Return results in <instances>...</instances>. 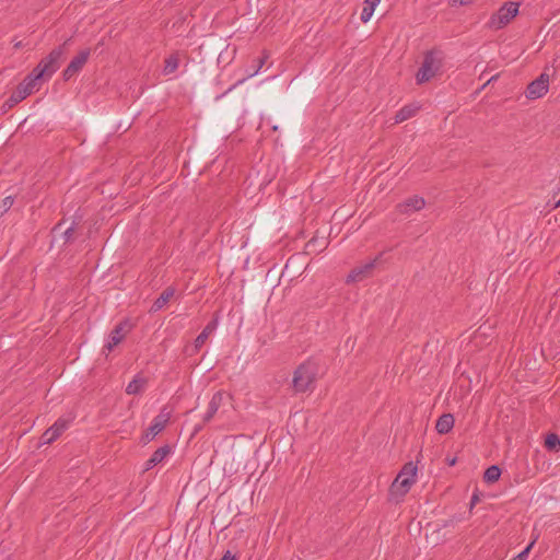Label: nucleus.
Listing matches in <instances>:
<instances>
[{
	"label": "nucleus",
	"mask_w": 560,
	"mask_h": 560,
	"mask_svg": "<svg viewBox=\"0 0 560 560\" xmlns=\"http://www.w3.org/2000/svg\"><path fill=\"white\" fill-rule=\"evenodd\" d=\"M454 416L452 413H443L435 423V429L440 434L448 433L454 427Z\"/></svg>",
	"instance_id": "obj_17"
},
{
	"label": "nucleus",
	"mask_w": 560,
	"mask_h": 560,
	"mask_svg": "<svg viewBox=\"0 0 560 560\" xmlns=\"http://www.w3.org/2000/svg\"><path fill=\"white\" fill-rule=\"evenodd\" d=\"M57 439L58 438L56 435H52L49 429H47L40 436L42 444H51Z\"/></svg>",
	"instance_id": "obj_26"
},
{
	"label": "nucleus",
	"mask_w": 560,
	"mask_h": 560,
	"mask_svg": "<svg viewBox=\"0 0 560 560\" xmlns=\"http://www.w3.org/2000/svg\"><path fill=\"white\" fill-rule=\"evenodd\" d=\"M316 243H317V240L313 237L312 240H310V241L306 243V249H307L308 252H316V250H317V248H315V244H316Z\"/></svg>",
	"instance_id": "obj_29"
},
{
	"label": "nucleus",
	"mask_w": 560,
	"mask_h": 560,
	"mask_svg": "<svg viewBox=\"0 0 560 560\" xmlns=\"http://www.w3.org/2000/svg\"><path fill=\"white\" fill-rule=\"evenodd\" d=\"M220 560H236V557L228 550Z\"/></svg>",
	"instance_id": "obj_33"
},
{
	"label": "nucleus",
	"mask_w": 560,
	"mask_h": 560,
	"mask_svg": "<svg viewBox=\"0 0 560 560\" xmlns=\"http://www.w3.org/2000/svg\"><path fill=\"white\" fill-rule=\"evenodd\" d=\"M520 4L517 2H505L497 12H494L488 22L492 30L505 27L518 13Z\"/></svg>",
	"instance_id": "obj_5"
},
{
	"label": "nucleus",
	"mask_w": 560,
	"mask_h": 560,
	"mask_svg": "<svg viewBox=\"0 0 560 560\" xmlns=\"http://www.w3.org/2000/svg\"><path fill=\"white\" fill-rule=\"evenodd\" d=\"M455 463H456V457H453V458H451V459H450V458H447V464H448L450 466H454V465H455Z\"/></svg>",
	"instance_id": "obj_38"
},
{
	"label": "nucleus",
	"mask_w": 560,
	"mask_h": 560,
	"mask_svg": "<svg viewBox=\"0 0 560 560\" xmlns=\"http://www.w3.org/2000/svg\"><path fill=\"white\" fill-rule=\"evenodd\" d=\"M72 418L60 417L56 420V422L50 425L48 429L51 431L52 435L59 438L70 425Z\"/></svg>",
	"instance_id": "obj_20"
},
{
	"label": "nucleus",
	"mask_w": 560,
	"mask_h": 560,
	"mask_svg": "<svg viewBox=\"0 0 560 560\" xmlns=\"http://www.w3.org/2000/svg\"><path fill=\"white\" fill-rule=\"evenodd\" d=\"M545 447L552 453L560 452V436L556 433H548L545 438Z\"/></svg>",
	"instance_id": "obj_22"
},
{
	"label": "nucleus",
	"mask_w": 560,
	"mask_h": 560,
	"mask_svg": "<svg viewBox=\"0 0 560 560\" xmlns=\"http://www.w3.org/2000/svg\"><path fill=\"white\" fill-rule=\"evenodd\" d=\"M70 39L62 45L54 48L30 72V74L38 82L39 80H47L59 69L66 54V45Z\"/></svg>",
	"instance_id": "obj_2"
},
{
	"label": "nucleus",
	"mask_w": 560,
	"mask_h": 560,
	"mask_svg": "<svg viewBox=\"0 0 560 560\" xmlns=\"http://www.w3.org/2000/svg\"><path fill=\"white\" fill-rule=\"evenodd\" d=\"M479 494L477 492H474L470 499V509H472L479 502Z\"/></svg>",
	"instance_id": "obj_32"
},
{
	"label": "nucleus",
	"mask_w": 560,
	"mask_h": 560,
	"mask_svg": "<svg viewBox=\"0 0 560 560\" xmlns=\"http://www.w3.org/2000/svg\"><path fill=\"white\" fill-rule=\"evenodd\" d=\"M91 55V49L85 48L79 51V54L72 58L67 68L62 71V78L65 81H69L74 75H77L84 67L89 57Z\"/></svg>",
	"instance_id": "obj_8"
},
{
	"label": "nucleus",
	"mask_w": 560,
	"mask_h": 560,
	"mask_svg": "<svg viewBox=\"0 0 560 560\" xmlns=\"http://www.w3.org/2000/svg\"><path fill=\"white\" fill-rule=\"evenodd\" d=\"M148 384V380L143 377L141 374H137L131 382L126 387V393L128 395H138L141 394Z\"/></svg>",
	"instance_id": "obj_18"
},
{
	"label": "nucleus",
	"mask_w": 560,
	"mask_h": 560,
	"mask_svg": "<svg viewBox=\"0 0 560 560\" xmlns=\"http://www.w3.org/2000/svg\"><path fill=\"white\" fill-rule=\"evenodd\" d=\"M475 0H452V5H467L471 4Z\"/></svg>",
	"instance_id": "obj_30"
},
{
	"label": "nucleus",
	"mask_w": 560,
	"mask_h": 560,
	"mask_svg": "<svg viewBox=\"0 0 560 560\" xmlns=\"http://www.w3.org/2000/svg\"><path fill=\"white\" fill-rule=\"evenodd\" d=\"M498 77H499L498 74H495V75L491 77V78L487 81V83H490V82L494 81Z\"/></svg>",
	"instance_id": "obj_39"
},
{
	"label": "nucleus",
	"mask_w": 560,
	"mask_h": 560,
	"mask_svg": "<svg viewBox=\"0 0 560 560\" xmlns=\"http://www.w3.org/2000/svg\"><path fill=\"white\" fill-rule=\"evenodd\" d=\"M36 86L37 81L28 73L23 79V81L16 86V89L12 92L10 97L3 103L2 108L7 110L14 107L20 102L25 100L28 95H31Z\"/></svg>",
	"instance_id": "obj_6"
},
{
	"label": "nucleus",
	"mask_w": 560,
	"mask_h": 560,
	"mask_svg": "<svg viewBox=\"0 0 560 560\" xmlns=\"http://www.w3.org/2000/svg\"><path fill=\"white\" fill-rule=\"evenodd\" d=\"M60 236L62 238V245L72 243L74 241V223H72L69 228L62 231Z\"/></svg>",
	"instance_id": "obj_25"
},
{
	"label": "nucleus",
	"mask_w": 560,
	"mask_h": 560,
	"mask_svg": "<svg viewBox=\"0 0 560 560\" xmlns=\"http://www.w3.org/2000/svg\"><path fill=\"white\" fill-rule=\"evenodd\" d=\"M62 224H63V221H60L59 223H57L52 229V233H56L57 231H59L61 229Z\"/></svg>",
	"instance_id": "obj_36"
},
{
	"label": "nucleus",
	"mask_w": 560,
	"mask_h": 560,
	"mask_svg": "<svg viewBox=\"0 0 560 560\" xmlns=\"http://www.w3.org/2000/svg\"><path fill=\"white\" fill-rule=\"evenodd\" d=\"M443 52L439 49L428 50L416 74L417 84H423L434 78L443 67Z\"/></svg>",
	"instance_id": "obj_4"
},
{
	"label": "nucleus",
	"mask_w": 560,
	"mask_h": 560,
	"mask_svg": "<svg viewBox=\"0 0 560 560\" xmlns=\"http://www.w3.org/2000/svg\"><path fill=\"white\" fill-rule=\"evenodd\" d=\"M560 208V199L555 203L553 209Z\"/></svg>",
	"instance_id": "obj_40"
},
{
	"label": "nucleus",
	"mask_w": 560,
	"mask_h": 560,
	"mask_svg": "<svg viewBox=\"0 0 560 560\" xmlns=\"http://www.w3.org/2000/svg\"><path fill=\"white\" fill-rule=\"evenodd\" d=\"M277 276H278V270L275 267H272L268 270L266 278H267V280H269L270 283H272L275 281V279L277 278Z\"/></svg>",
	"instance_id": "obj_28"
},
{
	"label": "nucleus",
	"mask_w": 560,
	"mask_h": 560,
	"mask_svg": "<svg viewBox=\"0 0 560 560\" xmlns=\"http://www.w3.org/2000/svg\"><path fill=\"white\" fill-rule=\"evenodd\" d=\"M223 398H224V394L223 392L219 390V392H215L213 394V396L211 397L209 404H208V409L206 411V413L203 415V424H207L209 423L213 417L215 416V413L218 412L220 406L222 405L223 402Z\"/></svg>",
	"instance_id": "obj_13"
},
{
	"label": "nucleus",
	"mask_w": 560,
	"mask_h": 560,
	"mask_svg": "<svg viewBox=\"0 0 560 560\" xmlns=\"http://www.w3.org/2000/svg\"><path fill=\"white\" fill-rule=\"evenodd\" d=\"M174 294H175V289L172 287H167L160 294V296L153 302V304L150 308V313H156L160 310H162L167 304V302L174 296Z\"/></svg>",
	"instance_id": "obj_16"
},
{
	"label": "nucleus",
	"mask_w": 560,
	"mask_h": 560,
	"mask_svg": "<svg viewBox=\"0 0 560 560\" xmlns=\"http://www.w3.org/2000/svg\"><path fill=\"white\" fill-rule=\"evenodd\" d=\"M417 466L409 462L404 465L389 488V499L399 502L416 482Z\"/></svg>",
	"instance_id": "obj_3"
},
{
	"label": "nucleus",
	"mask_w": 560,
	"mask_h": 560,
	"mask_svg": "<svg viewBox=\"0 0 560 560\" xmlns=\"http://www.w3.org/2000/svg\"><path fill=\"white\" fill-rule=\"evenodd\" d=\"M171 453V446L165 444L159 447L151 457L145 462L144 469L150 470L160 463Z\"/></svg>",
	"instance_id": "obj_15"
},
{
	"label": "nucleus",
	"mask_w": 560,
	"mask_h": 560,
	"mask_svg": "<svg viewBox=\"0 0 560 560\" xmlns=\"http://www.w3.org/2000/svg\"><path fill=\"white\" fill-rule=\"evenodd\" d=\"M501 468L497 465L488 467L483 474V480L487 483H493L500 479Z\"/></svg>",
	"instance_id": "obj_23"
},
{
	"label": "nucleus",
	"mask_w": 560,
	"mask_h": 560,
	"mask_svg": "<svg viewBox=\"0 0 560 560\" xmlns=\"http://www.w3.org/2000/svg\"><path fill=\"white\" fill-rule=\"evenodd\" d=\"M203 425H205L203 422L201 424L196 425L194 429V433L195 434L198 433L203 428Z\"/></svg>",
	"instance_id": "obj_37"
},
{
	"label": "nucleus",
	"mask_w": 560,
	"mask_h": 560,
	"mask_svg": "<svg viewBox=\"0 0 560 560\" xmlns=\"http://www.w3.org/2000/svg\"><path fill=\"white\" fill-rule=\"evenodd\" d=\"M12 42H13V47L15 49H20V48L24 47V43L22 40L13 39Z\"/></svg>",
	"instance_id": "obj_35"
},
{
	"label": "nucleus",
	"mask_w": 560,
	"mask_h": 560,
	"mask_svg": "<svg viewBox=\"0 0 560 560\" xmlns=\"http://www.w3.org/2000/svg\"><path fill=\"white\" fill-rule=\"evenodd\" d=\"M381 0H365L364 5L361 12V21L363 23H366L370 21L371 16L373 15V12L375 10V7L380 3Z\"/></svg>",
	"instance_id": "obj_21"
},
{
	"label": "nucleus",
	"mask_w": 560,
	"mask_h": 560,
	"mask_svg": "<svg viewBox=\"0 0 560 560\" xmlns=\"http://www.w3.org/2000/svg\"><path fill=\"white\" fill-rule=\"evenodd\" d=\"M131 325L128 319H125L117 324L115 328L110 331L109 340L105 345L104 349L110 352L117 345H119L124 340L126 334L129 331Z\"/></svg>",
	"instance_id": "obj_12"
},
{
	"label": "nucleus",
	"mask_w": 560,
	"mask_h": 560,
	"mask_svg": "<svg viewBox=\"0 0 560 560\" xmlns=\"http://www.w3.org/2000/svg\"><path fill=\"white\" fill-rule=\"evenodd\" d=\"M534 545V541H532L523 551H521L518 555L512 558V560H526L528 557V553Z\"/></svg>",
	"instance_id": "obj_27"
},
{
	"label": "nucleus",
	"mask_w": 560,
	"mask_h": 560,
	"mask_svg": "<svg viewBox=\"0 0 560 560\" xmlns=\"http://www.w3.org/2000/svg\"><path fill=\"white\" fill-rule=\"evenodd\" d=\"M178 65H179V59L176 55H171L170 57H167L165 59V65H164V69H163L164 74H171L174 71H176L178 68Z\"/></svg>",
	"instance_id": "obj_24"
},
{
	"label": "nucleus",
	"mask_w": 560,
	"mask_h": 560,
	"mask_svg": "<svg viewBox=\"0 0 560 560\" xmlns=\"http://www.w3.org/2000/svg\"><path fill=\"white\" fill-rule=\"evenodd\" d=\"M320 373V365L314 359L301 363L293 373L292 387L294 393L313 390Z\"/></svg>",
	"instance_id": "obj_1"
},
{
	"label": "nucleus",
	"mask_w": 560,
	"mask_h": 560,
	"mask_svg": "<svg viewBox=\"0 0 560 560\" xmlns=\"http://www.w3.org/2000/svg\"><path fill=\"white\" fill-rule=\"evenodd\" d=\"M425 205V201L420 196H412L397 206L398 211L402 214H409L412 211L421 210Z\"/></svg>",
	"instance_id": "obj_14"
},
{
	"label": "nucleus",
	"mask_w": 560,
	"mask_h": 560,
	"mask_svg": "<svg viewBox=\"0 0 560 560\" xmlns=\"http://www.w3.org/2000/svg\"><path fill=\"white\" fill-rule=\"evenodd\" d=\"M218 323H219L218 316L213 317L206 325V327L202 329V331L197 336V338L195 339V342H194V347L187 346L185 348V353H187L188 355H192V354L197 353L200 350V348L205 345L208 337L217 329Z\"/></svg>",
	"instance_id": "obj_11"
},
{
	"label": "nucleus",
	"mask_w": 560,
	"mask_h": 560,
	"mask_svg": "<svg viewBox=\"0 0 560 560\" xmlns=\"http://www.w3.org/2000/svg\"><path fill=\"white\" fill-rule=\"evenodd\" d=\"M549 89V75L541 73L537 79L532 81L526 89V97L528 100L540 98L548 92Z\"/></svg>",
	"instance_id": "obj_10"
},
{
	"label": "nucleus",
	"mask_w": 560,
	"mask_h": 560,
	"mask_svg": "<svg viewBox=\"0 0 560 560\" xmlns=\"http://www.w3.org/2000/svg\"><path fill=\"white\" fill-rule=\"evenodd\" d=\"M170 418L171 412L167 410L166 407H163L160 413L153 419L152 423L144 432L142 440L144 442L151 441L155 435H158L165 429Z\"/></svg>",
	"instance_id": "obj_9"
},
{
	"label": "nucleus",
	"mask_w": 560,
	"mask_h": 560,
	"mask_svg": "<svg viewBox=\"0 0 560 560\" xmlns=\"http://www.w3.org/2000/svg\"><path fill=\"white\" fill-rule=\"evenodd\" d=\"M12 205H13L12 197H5L3 199V206H4L5 209L10 208Z\"/></svg>",
	"instance_id": "obj_34"
},
{
	"label": "nucleus",
	"mask_w": 560,
	"mask_h": 560,
	"mask_svg": "<svg viewBox=\"0 0 560 560\" xmlns=\"http://www.w3.org/2000/svg\"><path fill=\"white\" fill-rule=\"evenodd\" d=\"M377 259L378 258L376 257L351 269V271L348 273L346 278V283H357L372 277Z\"/></svg>",
	"instance_id": "obj_7"
},
{
	"label": "nucleus",
	"mask_w": 560,
	"mask_h": 560,
	"mask_svg": "<svg viewBox=\"0 0 560 560\" xmlns=\"http://www.w3.org/2000/svg\"><path fill=\"white\" fill-rule=\"evenodd\" d=\"M420 109V106L415 104H408L401 107L395 115V122L399 124L402 122L411 117H413L418 110Z\"/></svg>",
	"instance_id": "obj_19"
},
{
	"label": "nucleus",
	"mask_w": 560,
	"mask_h": 560,
	"mask_svg": "<svg viewBox=\"0 0 560 560\" xmlns=\"http://www.w3.org/2000/svg\"><path fill=\"white\" fill-rule=\"evenodd\" d=\"M265 61H266V57L259 58V59H258V66H257V68L255 69V71H254V72H252V73L249 74V77H254L255 74H257V72L259 71V69L264 66Z\"/></svg>",
	"instance_id": "obj_31"
}]
</instances>
